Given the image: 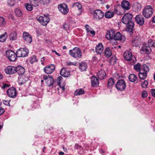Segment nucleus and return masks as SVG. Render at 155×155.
I'll use <instances>...</instances> for the list:
<instances>
[{
	"label": "nucleus",
	"mask_w": 155,
	"mask_h": 155,
	"mask_svg": "<svg viewBox=\"0 0 155 155\" xmlns=\"http://www.w3.org/2000/svg\"><path fill=\"white\" fill-rule=\"evenodd\" d=\"M85 28H86V30L88 32L89 31H90V30L89 29V25H86L85 26Z\"/></svg>",
	"instance_id": "nucleus-63"
},
{
	"label": "nucleus",
	"mask_w": 155,
	"mask_h": 155,
	"mask_svg": "<svg viewBox=\"0 0 155 155\" xmlns=\"http://www.w3.org/2000/svg\"><path fill=\"white\" fill-rule=\"evenodd\" d=\"M134 68L135 70L137 71H140L141 68L140 64L137 63L134 66Z\"/></svg>",
	"instance_id": "nucleus-43"
},
{
	"label": "nucleus",
	"mask_w": 155,
	"mask_h": 155,
	"mask_svg": "<svg viewBox=\"0 0 155 155\" xmlns=\"http://www.w3.org/2000/svg\"><path fill=\"white\" fill-rule=\"evenodd\" d=\"M110 61L111 62H112L113 64H115L116 62V58L115 56L112 57L111 58Z\"/></svg>",
	"instance_id": "nucleus-52"
},
{
	"label": "nucleus",
	"mask_w": 155,
	"mask_h": 155,
	"mask_svg": "<svg viewBox=\"0 0 155 155\" xmlns=\"http://www.w3.org/2000/svg\"><path fill=\"white\" fill-rule=\"evenodd\" d=\"M43 79L44 80L45 84V86L50 87L53 84L54 81L51 76L43 75Z\"/></svg>",
	"instance_id": "nucleus-5"
},
{
	"label": "nucleus",
	"mask_w": 155,
	"mask_h": 155,
	"mask_svg": "<svg viewBox=\"0 0 155 155\" xmlns=\"http://www.w3.org/2000/svg\"><path fill=\"white\" fill-rule=\"evenodd\" d=\"M132 54L129 51L124 52V57L125 60L127 61H130L132 59Z\"/></svg>",
	"instance_id": "nucleus-22"
},
{
	"label": "nucleus",
	"mask_w": 155,
	"mask_h": 155,
	"mask_svg": "<svg viewBox=\"0 0 155 155\" xmlns=\"http://www.w3.org/2000/svg\"><path fill=\"white\" fill-rule=\"evenodd\" d=\"M121 6L124 10H128L130 8V3L127 1H123L121 3Z\"/></svg>",
	"instance_id": "nucleus-17"
},
{
	"label": "nucleus",
	"mask_w": 155,
	"mask_h": 155,
	"mask_svg": "<svg viewBox=\"0 0 155 155\" xmlns=\"http://www.w3.org/2000/svg\"><path fill=\"white\" fill-rule=\"evenodd\" d=\"M77 63H75V64H74L73 62H70L69 63H67V64L69 66L70 65H76Z\"/></svg>",
	"instance_id": "nucleus-62"
},
{
	"label": "nucleus",
	"mask_w": 155,
	"mask_h": 155,
	"mask_svg": "<svg viewBox=\"0 0 155 155\" xmlns=\"http://www.w3.org/2000/svg\"><path fill=\"white\" fill-rule=\"evenodd\" d=\"M74 147L75 149H77L79 148H80L81 147L78 144H76L75 145Z\"/></svg>",
	"instance_id": "nucleus-60"
},
{
	"label": "nucleus",
	"mask_w": 155,
	"mask_h": 155,
	"mask_svg": "<svg viewBox=\"0 0 155 155\" xmlns=\"http://www.w3.org/2000/svg\"><path fill=\"white\" fill-rule=\"evenodd\" d=\"M149 67L145 64H144L142 65L140 71H141V72H143L147 73L149 71Z\"/></svg>",
	"instance_id": "nucleus-28"
},
{
	"label": "nucleus",
	"mask_w": 155,
	"mask_h": 155,
	"mask_svg": "<svg viewBox=\"0 0 155 155\" xmlns=\"http://www.w3.org/2000/svg\"><path fill=\"white\" fill-rule=\"evenodd\" d=\"M135 20L137 22L139 25H142L144 24V18L141 15H137L135 17Z\"/></svg>",
	"instance_id": "nucleus-15"
},
{
	"label": "nucleus",
	"mask_w": 155,
	"mask_h": 155,
	"mask_svg": "<svg viewBox=\"0 0 155 155\" xmlns=\"http://www.w3.org/2000/svg\"><path fill=\"white\" fill-rule=\"evenodd\" d=\"M149 43H150V44L153 47H155V43L153 42L151 40H150L148 41Z\"/></svg>",
	"instance_id": "nucleus-56"
},
{
	"label": "nucleus",
	"mask_w": 155,
	"mask_h": 155,
	"mask_svg": "<svg viewBox=\"0 0 155 155\" xmlns=\"http://www.w3.org/2000/svg\"><path fill=\"white\" fill-rule=\"evenodd\" d=\"M15 15L18 17H21L22 15L21 11L18 8L15 9Z\"/></svg>",
	"instance_id": "nucleus-42"
},
{
	"label": "nucleus",
	"mask_w": 155,
	"mask_h": 155,
	"mask_svg": "<svg viewBox=\"0 0 155 155\" xmlns=\"http://www.w3.org/2000/svg\"><path fill=\"white\" fill-rule=\"evenodd\" d=\"M141 8V4L138 2H135L134 3L133 8L135 12L139 11Z\"/></svg>",
	"instance_id": "nucleus-21"
},
{
	"label": "nucleus",
	"mask_w": 155,
	"mask_h": 155,
	"mask_svg": "<svg viewBox=\"0 0 155 155\" xmlns=\"http://www.w3.org/2000/svg\"><path fill=\"white\" fill-rule=\"evenodd\" d=\"M125 39V38L124 35L121 34L119 32H117V41L119 40L123 42Z\"/></svg>",
	"instance_id": "nucleus-25"
},
{
	"label": "nucleus",
	"mask_w": 155,
	"mask_h": 155,
	"mask_svg": "<svg viewBox=\"0 0 155 155\" xmlns=\"http://www.w3.org/2000/svg\"><path fill=\"white\" fill-rule=\"evenodd\" d=\"M48 15H44L43 16V20L42 25L45 26L50 21L49 18L48 17Z\"/></svg>",
	"instance_id": "nucleus-26"
},
{
	"label": "nucleus",
	"mask_w": 155,
	"mask_h": 155,
	"mask_svg": "<svg viewBox=\"0 0 155 155\" xmlns=\"http://www.w3.org/2000/svg\"><path fill=\"white\" fill-rule=\"evenodd\" d=\"M60 74L64 77H68L70 74L69 72L66 71L65 68H63L60 72Z\"/></svg>",
	"instance_id": "nucleus-24"
},
{
	"label": "nucleus",
	"mask_w": 155,
	"mask_h": 155,
	"mask_svg": "<svg viewBox=\"0 0 155 155\" xmlns=\"http://www.w3.org/2000/svg\"><path fill=\"white\" fill-rule=\"evenodd\" d=\"M151 93L152 96L155 97V89H151Z\"/></svg>",
	"instance_id": "nucleus-57"
},
{
	"label": "nucleus",
	"mask_w": 155,
	"mask_h": 155,
	"mask_svg": "<svg viewBox=\"0 0 155 155\" xmlns=\"http://www.w3.org/2000/svg\"><path fill=\"white\" fill-rule=\"evenodd\" d=\"M7 3L10 6H13L15 4V2L14 0H8Z\"/></svg>",
	"instance_id": "nucleus-48"
},
{
	"label": "nucleus",
	"mask_w": 155,
	"mask_h": 155,
	"mask_svg": "<svg viewBox=\"0 0 155 155\" xmlns=\"http://www.w3.org/2000/svg\"><path fill=\"white\" fill-rule=\"evenodd\" d=\"M5 24V21L3 17H0V25H2Z\"/></svg>",
	"instance_id": "nucleus-47"
},
{
	"label": "nucleus",
	"mask_w": 155,
	"mask_h": 155,
	"mask_svg": "<svg viewBox=\"0 0 155 155\" xmlns=\"http://www.w3.org/2000/svg\"><path fill=\"white\" fill-rule=\"evenodd\" d=\"M58 91H60L61 93H62L63 91L65 90V88H57Z\"/></svg>",
	"instance_id": "nucleus-58"
},
{
	"label": "nucleus",
	"mask_w": 155,
	"mask_h": 155,
	"mask_svg": "<svg viewBox=\"0 0 155 155\" xmlns=\"http://www.w3.org/2000/svg\"><path fill=\"white\" fill-rule=\"evenodd\" d=\"M37 18L38 21L42 25L43 20V16H40L38 17Z\"/></svg>",
	"instance_id": "nucleus-49"
},
{
	"label": "nucleus",
	"mask_w": 155,
	"mask_h": 155,
	"mask_svg": "<svg viewBox=\"0 0 155 155\" xmlns=\"http://www.w3.org/2000/svg\"><path fill=\"white\" fill-rule=\"evenodd\" d=\"M6 55L8 58L12 61H15L17 59V53L16 54L13 51L11 50H8L6 52Z\"/></svg>",
	"instance_id": "nucleus-7"
},
{
	"label": "nucleus",
	"mask_w": 155,
	"mask_h": 155,
	"mask_svg": "<svg viewBox=\"0 0 155 155\" xmlns=\"http://www.w3.org/2000/svg\"><path fill=\"white\" fill-rule=\"evenodd\" d=\"M106 38L107 39L110 40L111 43L115 44L116 43V34L115 33V30L110 29L107 31Z\"/></svg>",
	"instance_id": "nucleus-1"
},
{
	"label": "nucleus",
	"mask_w": 155,
	"mask_h": 155,
	"mask_svg": "<svg viewBox=\"0 0 155 155\" xmlns=\"http://www.w3.org/2000/svg\"><path fill=\"white\" fill-rule=\"evenodd\" d=\"M150 48L149 47H143L142 48L141 52L142 53V51H143L145 52V54H148L150 53Z\"/></svg>",
	"instance_id": "nucleus-39"
},
{
	"label": "nucleus",
	"mask_w": 155,
	"mask_h": 155,
	"mask_svg": "<svg viewBox=\"0 0 155 155\" xmlns=\"http://www.w3.org/2000/svg\"><path fill=\"white\" fill-rule=\"evenodd\" d=\"M125 88H117V89L119 91H122L125 90Z\"/></svg>",
	"instance_id": "nucleus-64"
},
{
	"label": "nucleus",
	"mask_w": 155,
	"mask_h": 155,
	"mask_svg": "<svg viewBox=\"0 0 155 155\" xmlns=\"http://www.w3.org/2000/svg\"><path fill=\"white\" fill-rule=\"evenodd\" d=\"M98 78L100 80L105 79L106 77V73L103 70L99 71L97 73Z\"/></svg>",
	"instance_id": "nucleus-19"
},
{
	"label": "nucleus",
	"mask_w": 155,
	"mask_h": 155,
	"mask_svg": "<svg viewBox=\"0 0 155 155\" xmlns=\"http://www.w3.org/2000/svg\"><path fill=\"white\" fill-rule=\"evenodd\" d=\"M115 81L113 78H110L108 81L107 85L108 86L112 87Z\"/></svg>",
	"instance_id": "nucleus-40"
},
{
	"label": "nucleus",
	"mask_w": 155,
	"mask_h": 155,
	"mask_svg": "<svg viewBox=\"0 0 155 155\" xmlns=\"http://www.w3.org/2000/svg\"><path fill=\"white\" fill-rule=\"evenodd\" d=\"M7 93L9 97L12 98L15 97L17 94L15 88H10L8 90Z\"/></svg>",
	"instance_id": "nucleus-13"
},
{
	"label": "nucleus",
	"mask_w": 155,
	"mask_h": 155,
	"mask_svg": "<svg viewBox=\"0 0 155 155\" xmlns=\"http://www.w3.org/2000/svg\"><path fill=\"white\" fill-rule=\"evenodd\" d=\"M55 69L54 65L51 64L46 66L44 68V72L46 74H50L53 72Z\"/></svg>",
	"instance_id": "nucleus-11"
},
{
	"label": "nucleus",
	"mask_w": 155,
	"mask_h": 155,
	"mask_svg": "<svg viewBox=\"0 0 155 155\" xmlns=\"http://www.w3.org/2000/svg\"><path fill=\"white\" fill-rule=\"evenodd\" d=\"M24 5L26 10L28 11H30L33 9L32 5L29 3H25L24 4Z\"/></svg>",
	"instance_id": "nucleus-38"
},
{
	"label": "nucleus",
	"mask_w": 155,
	"mask_h": 155,
	"mask_svg": "<svg viewBox=\"0 0 155 155\" xmlns=\"http://www.w3.org/2000/svg\"><path fill=\"white\" fill-rule=\"evenodd\" d=\"M7 33L5 32L4 34H2L0 36V42H4L7 39Z\"/></svg>",
	"instance_id": "nucleus-30"
},
{
	"label": "nucleus",
	"mask_w": 155,
	"mask_h": 155,
	"mask_svg": "<svg viewBox=\"0 0 155 155\" xmlns=\"http://www.w3.org/2000/svg\"><path fill=\"white\" fill-rule=\"evenodd\" d=\"M37 60L36 59V56L35 55H33L31 58V59L30 61V62L31 63H33L34 62L36 61Z\"/></svg>",
	"instance_id": "nucleus-44"
},
{
	"label": "nucleus",
	"mask_w": 155,
	"mask_h": 155,
	"mask_svg": "<svg viewBox=\"0 0 155 155\" xmlns=\"http://www.w3.org/2000/svg\"><path fill=\"white\" fill-rule=\"evenodd\" d=\"M58 8L60 11L64 14H66L68 12V6L65 4L58 5Z\"/></svg>",
	"instance_id": "nucleus-9"
},
{
	"label": "nucleus",
	"mask_w": 155,
	"mask_h": 155,
	"mask_svg": "<svg viewBox=\"0 0 155 155\" xmlns=\"http://www.w3.org/2000/svg\"><path fill=\"white\" fill-rule=\"evenodd\" d=\"M129 79L130 81L133 82H136L137 81V78L134 74H130L129 77Z\"/></svg>",
	"instance_id": "nucleus-31"
},
{
	"label": "nucleus",
	"mask_w": 155,
	"mask_h": 155,
	"mask_svg": "<svg viewBox=\"0 0 155 155\" xmlns=\"http://www.w3.org/2000/svg\"><path fill=\"white\" fill-rule=\"evenodd\" d=\"M147 96V93L146 91H144L142 94V97L143 98L146 97Z\"/></svg>",
	"instance_id": "nucleus-51"
},
{
	"label": "nucleus",
	"mask_w": 155,
	"mask_h": 155,
	"mask_svg": "<svg viewBox=\"0 0 155 155\" xmlns=\"http://www.w3.org/2000/svg\"><path fill=\"white\" fill-rule=\"evenodd\" d=\"M17 34L15 32H11L9 35L10 40H15L17 38Z\"/></svg>",
	"instance_id": "nucleus-33"
},
{
	"label": "nucleus",
	"mask_w": 155,
	"mask_h": 155,
	"mask_svg": "<svg viewBox=\"0 0 155 155\" xmlns=\"http://www.w3.org/2000/svg\"><path fill=\"white\" fill-rule=\"evenodd\" d=\"M31 4L34 6H37L39 5V3L37 0H30Z\"/></svg>",
	"instance_id": "nucleus-41"
},
{
	"label": "nucleus",
	"mask_w": 155,
	"mask_h": 155,
	"mask_svg": "<svg viewBox=\"0 0 155 155\" xmlns=\"http://www.w3.org/2000/svg\"><path fill=\"white\" fill-rule=\"evenodd\" d=\"M21 80H19V81H21ZM19 84L20 85H22L23 84L24 86H26V85H25L26 84H25V82H23V81L22 82L20 81L19 82Z\"/></svg>",
	"instance_id": "nucleus-61"
},
{
	"label": "nucleus",
	"mask_w": 155,
	"mask_h": 155,
	"mask_svg": "<svg viewBox=\"0 0 155 155\" xmlns=\"http://www.w3.org/2000/svg\"><path fill=\"white\" fill-rule=\"evenodd\" d=\"M72 7L74 8H78V10H80V13L79 15L81 14L82 12V5L81 4L78 3H75L73 5Z\"/></svg>",
	"instance_id": "nucleus-27"
},
{
	"label": "nucleus",
	"mask_w": 155,
	"mask_h": 155,
	"mask_svg": "<svg viewBox=\"0 0 155 155\" xmlns=\"http://www.w3.org/2000/svg\"><path fill=\"white\" fill-rule=\"evenodd\" d=\"M104 54L105 56L107 58H109L111 56L112 53L109 48H106Z\"/></svg>",
	"instance_id": "nucleus-36"
},
{
	"label": "nucleus",
	"mask_w": 155,
	"mask_h": 155,
	"mask_svg": "<svg viewBox=\"0 0 155 155\" xmlns=\"http://www.w3.org/2000/svg\"><path fill=\"white\" fill-rule=\"evenodd\" d=\"M50 1V0H41L40 2L41 4L45 5L48 4Z\"/></svg>",
	"instance_id": "nucleus-46"
},
{
	"label": "nucleus",
	"mask_w": 155,
	"mask_h": 155,
	"mask_svg": "<svg viewBox=\"0 0 155 155\" xmlns=\"http://www.w3.org/2000/svg\"><path fill=\"white\" fill-rule=\"evenodd\" d=\"M16 72L19 75H21L25 72V69L22 67L20 66H18L16 67Z\"/></svg>",
	"instance_id": "nucleus-23"
},
{
	"label": "nucleus",
	"mask_w": 155,
	"mask_h": 155,
	"mask_svg": "<svg viewBox=\"0 0 155 155\" xmlns=\"http://www.w3.org/2000/svg\"><path fill=\"white\" fill-rule=\"evenodd\" d=\"M133 15L130 13H127L124 15L122 19V22L124 24L127 25L130 24L131 22H134L132 20Z\"/></svg>",
	"instance_id": "nucleus-4"
},
{
	"label": "nucleus",
	"mask_w": 155,
	"mask_h": 155,
	"mask_svg": "<svg viewBox=\"0 0 155 155\" xmlns=\"http://www.w3.org/2000/svg\"><path fill=\"white\" fill-rule=\"evenodd\" d=\"M3 86L2 87H8L11 86L10 84L6 83H2Z\"/></svg>",
	"instance_id": "nucleus-55"
},
{
	"label": "nucleus",
	"mask_w": 155,
	"mask_h": 155,
	"mask_svg": "<svg viewBox=\"0 0 155 155\" xmlns=\"http://www.w3.org/2000/svg\"><path fill=\"white\" fill-rule=\"evenodd\" d=\"M104 16L103 13L100 10H95L94 12V17L95 18L100 19L102 18Z\"/></svg>",
	"instance_id": "nucleus-12"
},
{
	"label": "nucleus",
	"mask_w": 155,
	"mask_h": 155,
	"mask_svg": "<svg viewBox=\"0 0 155 155\" xmlns=\"http://www.w3.org/2000/svg\"><path fill=\"white\" fill-rule=\"evenodd\" d=\"M139 78L141 79H144L147 77V73L142 72H141V71H139L138 74Z\"/></svg>",
	"instance_id": "nucleus-37"
},
{
	"label": "nucleus",
	"mask_w": 155,
	"mask_h": 155,
	"mask_svg": "<svg viewBox=\"0 0 155 155\" xmlns=\"http://www.w3.org/2000/svg\"><path fill=\"white\" fill-rule=\"evenodd\" d=\"M62 78L61 76H59L57 78V84L58 85V86L60 87H64V86H63L62 87H61L60 86V84L61 83V78Z\"/></svg>",
	"instance_id": "nucleus-45"
},
{
	"label": "nucleus",
	"mask_w": 155,
	"mask_h": 155,
	"mask_svg": "<svg viewBox=\"0 0 155 155\" xmlns=\"http://www.w3.org/2000/svg\"><path fill=\"white\" fill-rule=\"evenodd\" d=\"M28 53L29 50L26 48H20L16 52L18 57H25L28 55Z\"/></svg>",
	"instance_id": "nucleus-6"
},
{
	"label": "nucleus",
	"mask_w": 155,
	"mask_h": 155,
	"mask_svg": "<svg viewBox=\"0 0 155 155\" xmlns=\"http://www.w3.org/2000/svg\"><path fill=\"white\" fill-rule=\"evenodd\" d=\"M140 38L136 36L133 38L132 41V45L133 46L137 47L139 46L141 43Z\"/></svg>",
	"instance_id": "nucleus-14"
},
{
	"label": "nucleus",
	"mask_w": 155,
	"mask_h": 155,
	"mask_svg": "<svg viewBox=\"0 0 155 155\" xmlns=\"http://www.w3.org/2000/svg\"><path fill=\"white\" fill-rule=\"evenodd\" d=\"M148 85V82L147 81H144L141 84L142 87H145L147 86Z\"/></svg>",
	"instance_id": "nucleus-50"
},
{
	"label": "nucleus",
	"mask_w": 155,
	"mask_h": 155,
	"mask_svg": "<svg viewBox=\"0 0 155 155\" xmlns=\"http://www.w3.org/2000/svg\"><path fill=\"white\" fill-rule=\"evenodd\" d=\"M114 13L111 11H108L105 14V17L107 18H110L114 16Z\"/></svg>",
	"instance_id": "nucleus-35"
},
{
	"label": "nucleus",
	"mask_w": 155,
	"mask_h": 155,
	"mask_svg": "<svg viewBox=\"0 0 155 155\" xmlns=\"http://www.w3.org/2000/svg\"><path fill=\"white\" fill-rule=\"evenodd\" d=\"M103 47L102 44L100 43L96 47L95 51L98 54H101L102 52Z\"/></svg>",
	"instance_id": "nucleus-20"
},
{
	"label": "nucleus",
	"mask_w": 155,
	"mask_h": 155,
	"mask_svg": "<svg viewBox=\"0 0 155 155\" xmlns=\"http://www.w3.org/2000/svg\"><path fill=\"white\" fill-rule=\"evenodd\" d=\"M99 80L95 76H93L91 78V84L93 87H97L99 84Z\"/></svg>",
	"instance_id": "nucleus-18"
},
{
	"label": "nucleus",
	"mask_w": 155,
	"mask_h": 155,
	"mask_svg": "<svg viewBox=\"0 0 155 155\" xmlns=\"http://www.w3.org/2000/svg\"><path fill=\"white\" fill-rule=\"evenodd\" d=\"M5 111L4 109L0 107V115L2 114Z\"/></svg>",
	"instance_id": "nucleus-59"
},
{
	"label": "nucleus",
	"mask_w": 155,
	"mask_h": 155,
	"mask_svg": "<svg viewBox=\"0 0 155 155\" xmlns=\"http://www.w3.org/2000/svg\"><path fill=\"white\" fill-rule=\"evenodd\" d=\"M69 54L72 57L75 58H80L82 55L81 50L78 47H75L72 50H70Z\"/></svg>",
	"instance_id": "nucleus-2"
},
{
	"label": "nucleus",
	"mask_w": 155,
	"mask_h": 155,
	"mask_svg": "<svg viewBox=\"0 0 155 155\" xmlns=\"http://www.w3.org/2000/svg\"><path fill=\"white\" fill-rule=\"evenodd\" d=\"M23 38L24 40L26 43H30L32 41L31 37L28 32H23Z\"/></svg>",
	"instance_id": "nucleus-8"
},
{
	"label": "nucleus",
	"mask_w": 155,
	"mask_h": 155,
	"mask_svg": "<svg viewBox=\"0 0 155 155\" xmlns=\"http://www.w3.org/2000/svg\"><path fill=\"white\" fill-rule=\"evenodd\" d=\"M87 68V64L85 63H82L80 64L79 68L82 71H84L86 70Z\"/></svg>",
	"instance_id": "nucleus-32"
},
{
	"label": "nucleus",
	"mask_w": 155,
	"mask_h": 155,
	"mask_svg": "<svg viewBox=\"0 0 155 155\" xmlns=\"http://www.w3.org/2000/svg\"><path fill=\"white\" fill-rule=\"evenodd\" d=\"M3 103L5 105L10 106L9 102H10V100H3L2 101Z\"/></svg>",
	"instance_id": "nucleus-54"
},
{
	"label": "nucleus",
	"mask_w": 155,
	"mask_h": 155,
	"mask_svg": "<svg viewBox=\"0 0 155 155\" xmlns=\"http://www.w3.org/2000/svg\"><path fill=\"white\" fill-rule=\"evenodd\" d=\"M16 67L14 66H8L5 69V71L7 74H13L16 72Z\"/></svg>",
	"instance_id": "nucleus-10"
},
{
	"label": "nucleus",
	"mask_w": 155,
	"mask_h": 155,
	"mask_svg": "<svg viewBox=\"0 0 155 155\" xmlns=\"http://www.w3.org/2000/svg\"><path fill=\"white\" fill-rule=\"evenodd\" d=\"M153 10L151 6L150 5L146 6L144 8L143 14L145 17L148 18L152 15Z\"/></svg>",
	"instance_id": "nucleus-3"
},
{
	"label": "nucleus",
	"mask_w": 155,
	"mask_h": 155,
	"mask_svg": "<svg viewBox=\"0 0 155 155\" xmlns=\"http://www.w3.org/2000/svg\"><path fill=\"white\" fill-rule=\"evenodd\" d=\"M117 86L125 87L126 85L124 81L122 79L118 80L117 81Z\"/></svg>",
	"instance_id": "nucleus-29"
},
{
	"label": "nucleus",
	"mask_w": 155,
	"mask_h": 155,
	"mask_svg": "<svg viewBox=\"0 0 155 155\" xmlns=\"http://www.w3.org/2000/svg\"><path fill=\"white\" fill-rule=\"evenodd\" d=\"M84 93L85 91L83 89H79L75 91L74 95H80L84 94Z\"/></svg>",
	"instance_id": "nucleus-34"
},
{
	"label": "nucleus",
	"mask_w": 155,
	"mask_h": 155,
	"mask_svg": "<svg viewBox=\"0 0 155 155\" xmlns=\"http://www.w3.org/2000/svg\"><path fill=\"white\" fill-rule=\"evenodd\" d=\"M127 27L126 29V31L130 33V35H131L133 34V30L134 23L131 22L130 24H128Z\"/></svg>",
	"instance_id": "nucleus-16"
},
{
	"label": "nucleus",
	"mask_w": 155,
	"mask_h": 155,
	"mask_svg": "<svg viewBox=\"0 0 155 155\" xmlns=\"http://www.w3.org/2000/svg\"><path fill=\"white\" fill-rule=\"evenodd\" d=\"M63 28L66 31L68 30L69 29V25L66 23H64L63 25Z\"/></svg>",
	"instance_id": "nucleus-53"
}]
</instances>
